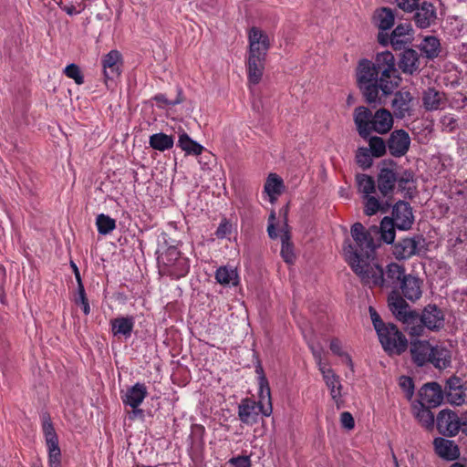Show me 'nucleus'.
<instances>
[{
    "mask_svg": "<svg viewBox=\"0 0 467 467\" xmlns=\"http://www.w3.org/2000/svg\"><path fill=\"white\" fill-rule=\"evenodd\" d=\"M394 55L385 50L374 60L362 58L356 69L357 86L364 101L376 108L385 104L386 98L400 86L402 78Z\"/></svg>",
    "mask_w": 467,
    "mask_h": 467,
    "instance_id": "f257e3e1",
    "label": "nucleus"
},
{
    "mask_svg": "<svg viewBox=\"0 0 467 467\" xmlns=\"http://www.w3.org/2000/svg\"><path fill=\"white\" fill-rule=\"evenodd\" d=\"M389 308L396 319L407 325L411 336H422L425 328L439 332L444 327V311L436 304H428L419 314L410 309V305L398 292H393L389 298Z\"/></svg>",
    "mask_w": 467,
    "mask_h": 467,
    "instance_id": "f03ea898",
    "label": "nucleus"
},
{
    "mask_svg": "<svg viewBox=\"0 0 467 467\" xmlns=\"http://www.w3.org/2000/svg\"><path fill=\"white\" fill-rule=\"evenodd\" d=\"M249 50L246 62L248 81L257 85L263 77L267 52L270 48L269 36L259 27L252 26L248 31Z\"/></svg>",
    "mask_w": 467,
    "mask_h": 467,
    "instance_id": "7ed1b4c3",
    "label": "nucleus"
},
{
    "mask_svg": "<svg viewBox=\"0 0 467 467\" xmlns=\"http://www.w3.org/2000/svg\"><path fill=\"white\" fill-rule=\"evenodd\" d=\"M343 253L345 261L350 266L351 270L357 275L365 286L369 288H385L384 268L379 264L371 265L368 260L360 258L353 247L349 238L343 243Z\"/></svg>",
    "mask_w": 467,
    "mask_h": 467,
    "instance_id": "20e7f679",
    "label": "nucleus"
},
{
    "mask_svg": "<svg viewBox=\"0 0 467 467\" xmlns=\"http://www.w3.org/2000/svg\"><path fill=\"white\" fill-rule=\"evenodd\" d=\"M412 207L406 201H398L392 207V216H385L379 225L381 239L386 244L395 241V229L408 231L414 223Z\"/></svg>",
    "mask_w": 467,
    "mask_h": 467,
    "instance_id": "39448f33",
    "label": "nucleus"
},
{
    "mask_svg": "<svg viewBox=\"0 0 467 467\" xmlns=\"http://www.w3.org/2000/svg\"><path fill=\"white\" fill-rule=\"evenodd\" d=\"M166 249L157 256L159 273L171 280H179L185 277L191 268L190 259L185 256L176 245L169 244L164 239Z\"/></svg>",
    "mask_w": 467,
    "mask_h": 467,
    "instance_id": "423d86ee",
    "label": "nucleus"
},
{
    "mask_svg": "<svg viewBox=\"0 0 467 467\" xmlns=\"http://www.w3.org/2000/svg\"><path fill=\"white\" fill-rule=\"evenodd\" d=\"M379 226L373 225L366 230L361 223H355L350 228V234L356 243L354 251L360 258L370 259L374 257L376 249L380 246L381 231Z\"/></svg>",
    "mask_w": 467,
    "mask_h": 467,
    "instance_id": "0eeeda50",
    "label": "nucleus"
},
{
    "mask_svg": "<svg viewBox=\"0 0 467 467\" xmlns=\"http://www.w3.org/2000/svg\"><path fill=\"white\" fill-rule=\"evenodd\" d=\"M382 348L389 356H400L408 348V339L393 323H388L386 331L378 333Z\"/></svg>",
    "mask_w": 467,
    "mask_h": 467,
    "instance_id": "6e6552de",
    "label": "nucleus"
},
{
    "mask_svg": "<svg viewBox=\"0 0 467 467\" xmlns=\"http://www.w3.org/2000/svg\"><path fill=\"white\" fill-rule=\"evenodd\" d=\"M414 30L410 23L398 25L390 34L379 32L377 40L382 47L390 45L395 51L401 50L411 44Z\"/></svg>",
    "mask_w": 467,
    "mask_h": 467,
    "instance_id": "1a4fd4ad",
    "label": "nucleus"
},
{
    "mask_svg": "<svg viewBox=\"0 0 467 467\" xmlns=\"http://www.w3.org/2000/svg\"><path fill=\"white\" fill-rule=\"evenodd\" d=\"M392 244V254L399 260H408L414 255H420L422 250L425 248L426 239L422 234H414L411 237H404L400 239L398 242H394Z\"/></svg>",
    "mask_w": 467,
    "mask_h": 467,
    "instance_id": "9d476101",
    "label": "nucleus"
},
{
    "mask_svg": "<svg viewBox=\"0 0 467 467\" xmlns=\"http://www.w3.org/2000/svg\"><path fill=\"white\" fill-rule=\"evenodd\" d=\"M104 83L108 88L116 86L123 71V57L117 49H112L101 57Z\"/></svg>",
    "mask_w": 467,
    "mask_h": 467,
    "instance_id": "9b49d317",
    "label": "nucleus"
},
{
    "mask_svg": "<svg viewBox=\"0 0 467 467\" xmlns=\"http://www.w3.org/2000/svg\"><path fill=\"white\" fill-rule=\"evenodd\" d=\"M398 163L392 159H384L379 162V171L377 176V187L383 197L394 194L397 183Z\"/></svg>",
    "mask_w": 467,
    "mask_h": 467,
    "instance_id": "f8f14e48",
    "label": "nucleus"
},
{
    "mask_svg": "<svg viewBox=\"0 0 467 467\" xmlns=\"http://www.w3.org/2000/svg\"><path fill=\"white\" fill-rule=\"evenodd\" d=\"M42 430L48 451V466L61 467V450L58 445V437L54 429L48 413L43 415Z\"/></svg>",
    "mask_w": 467,
    "mask_h": 467,
    "instance_id": "ddd939ff",
    "label": "nucleus"
},
{
    "mask_svg": "<svg viewBox=\"0 0 467 467\" xmlns=\"http://www.w3.org/2000/svg\"><path fill=\"white\" fill-rule=\"evenodd\" d=\"M436 426L440 434L445 437H453L462 428V422L456 412L447 409L439 412Z\"/></svg>",
    "mask_w": 467,
    "mask_h": 467,
    "instance_id": "4468645a",
    "label": "nucleus"
},
{
    "mask_svg": "<svg viewBox=\"0 0 467 467\" xmlns=\"http://www.w3.org/2000/svg\"><path fill=\"white\" fill-rule=\"evenodd\" d=\"M399 55L397 66L399 71L400 70L405 75L413 76L421 70L420 56L417 50L405 47L400 50Z\"/></svg>",
    "mask_w": 467,
    "mask_h": 467,
    "instance_id": "2eb2a0df",
    "label": "nucleus"
},
{
    "mask_svg": "<svg viewBox=\"0 0 467 467\" xmlns=\"http://www.w3.org/2000/svg\"><path fill=\"white\" fill-rule=\"evenodd\" d=\"M410 142V137L405 130H395L387 140L388 150L392 157L401 158L409 151Z\"/></svg>",
    "mask_w": 467,
    "mask_h": 467,
    "instance_id": "dca6fc26",
    "label": "nucleus"
},
{
    "mask_svg": "<svg viewBox=\"0 0 467 467\" xmlns=\"http://www.w3.org/2000/svg\"><path fill=\"white\" fill-rule=\"evenodd\" d=\"M412 19L415 26L420 29H426L434 25L437 20V9L432 2L422 0L420 1L415 10Z\"/></svg>",
    "mask_w": 467,
    "mask_h": 467,
    "instance_id": "f3484780",
    "label": "nucleus"
},
{
    "mask_svg": "<svg viewBox=\"0 0 467 467\" xmlns=\"http://www.w3.org/2000/svg\"><path fill=\"white\" fill-rule=\"evenodd\" d=\"M419 398L420 406L436 408L443 401L444 391L438 382H428L420 389Z\"/></svg>",
    "mask_w": 467,
    "mask_h": 467,
    "instance_id": "a211bd4d",
    "label": "nucleus"
},
{
    "mask_svg": "<svg viewBox=\"0 0 467 467\" xmlns=\"http://www.w3.org/2000/svg\"><path fill=\"white\" fill-rule=\"evenodd\" d=\"M423 280L419 276L408 274L399 285L401 297L406 301L416 302L422 296Z\"/></svg>",
    "mask_w": 467,
    "mask_h": 467,
    "instance_id": "6ab92c4d",
    "label": "nucleus"
},
{
    "mask_svg": "<svg viewBox=\"0 0 467 467\" xmlns=\"http://www.w3.org/2000/svg\"><path fill=\"white\" fill-rule=\"evenodd\" d=\"M265 404L259 405L252 399H243L238 405V417L246 425H254L258 421L259 415H263Z\"/></svg>",
    "mask_w": 467,
    "mask_h": 467,
    "instance_id": "aec40b11",
    "label": "nucleus"
},
{
    "mask_svg": "<svg viewBox=\"0 0 467 467\" xmlns=\"http://www.w3.org/2000/svg\"><path fill=\"white\" fill-rule=\"evenodd\" d=\"M467 381L462 383L461 378L456 375L451 376L445 384V392L448 401L451 404L460 406L464 403L467 394Z\"/></svg>",
    "mask_w": 467,
    "mask_h": 467,
    "instance_id": "412c9836",
    "label": "nucleus"
},
{
    "mask_svg": "<svg viewBox=\"0 0 467 467\" xmlns=\"http://www.w3.org/2000/svg\"><path fill=\"white\" fill-rule=\"evenodd\" d=\"M407 275L408 274H406V269L403 265L394 262L387 265L384 269L385 288L392 289L388 296V299L393 292H398L399 295H400L398 286Z\"/></svg>",
    "mask_w": 467,
    "mask_h": 467,
    "instance_id": "4be33fe9",
    "label": "nucleus"
},
{
    "mask_svg": "<svg viewBox=\"0 0 467 467\" xmlns=\"http://www.w3.org/2000/svg\"><path fill=\"white\" fill-rule=\"evenodd\" d=\"M432 351V345L428 340L417 339L410 342L411 360L418 367L431 363Z\"/></svg>",
    "mask_w": 467,
    "mask_h": 467,
    "instance_id": "5701e85b",
    "label": "nucleus"
},
{
    "mask_svg": "<svg viewBox=\"0 0 467 467\" xmlns=\"http://www.w3.org/2000/svg\"><path fill=\"white\" fill-rule=\"evenodd\" d=\"M373 113L372 111L364 106H359L354 110V122L357 127L358 135L367 140L371 134Z\"/></svg>",
    "mask_w": 467,
    "mask_h": 467,
    "instance_id": "b1692460",
    "label": "nucleus"
},
{
    "mask_svg": "<svg viewBox=\"0 0 467 467\" xmlns=\"http://www.w3.org/2000/svg\"><path fill=\"white\" fill-rule=\"evenodd\" d=\"M394 98L391 102L394 116L397 119H404L407 114L411 110L410 103L413 99L411 93L409 90L401 88L395 93H392Z\"/></svg>",
    "mask_w": 467,
    "mask_h": 467,
    "instance_id": "393cba45",
    "label": "nucleus"
},
{
    "mask_svg": "<svg viewBox=\"0 0 467 467\" xmlns=\"http://www.w3.org/2000/svg\"><path fill=\"white\" fill-rule=\"evenodd\" d=\"M109 325L113 337L128 339L133 332L135 318L133 316L118 317L111 319Z\"/></svg>",
    "mask_w": 467,
    "mask_h": 467,
    "instance_id": "a878e982",
    "label": "nucleus"
},
{
    "mask_svg": "<svg viewBox=\"0 0 467 467\" xmlns=\"http://www.w3.org/2000/svg\"><path fill=\"white\" fill-rule=\"evenodd\" d=\"M147 396L148 390L146 385L137 382L133 386L127 388L126 392L121 395V400L126 406L137 408L140 406Z\"/></svg>",
    "mask_w": 467,
    "mask_h": 467,
    "instance_id": "bb28decb",
    "label": "nucleus"
},
{
    "mask_svg": "<svg viewBox=\"0 0 467 467\" xmlns=\"http://www.w3.org/2000/svg\"><path fill=\"white\" fill-rule=\"evenodd\" d=\"M435 452L446 461H454L460 456V449L454 441L437 437L433 441Z\"/></svg>",
    "mask_w": 467,
    "mask_h": 467,
    "instance_id": "cd10ccee",
    "label": "nucleus"
},
{
    "mask_svg": "<svg viewBox=\"0 0 467 467\" xmlns=\"http://www.w3.org/2000/svg\"><path fill=\"white\" fill-rule=\"evenodd\" d=\"M395 13L390 7H379L372 16V24L379 29V32H388L395 24Z\"/></svg>",
    "mask_w": 467,
    "mask_h": 467,
    "instance_id": "c85d7f7f",
    "label": "nucleus"
},
{
    "mask_svg": "<svg viewBox=\"0 0 467 467\" xmlns=\"http://www.w3.org/2000/svg\"><path fill=\"white\" fill-rule=\"evenodd\" d=\"M393 126V118L389 109H379L373 115L371 132L375 131L379 134L389 132Z\"/></svg>",
    "mask_w": 467,
    "mask_h": 467,
    "instance_id": "c756f323",
    "label": "nucleus"
},
{
    "mask_svg": "<svg viewBox=\"0 0 467 467\" xmlns=\"http://www.w3.org/2000/svg\"><path fill=\"white\" fill-rule=\"evenodd\" d=\"M431 364L438 369H445L451 365V351L442 346H432Z\"/></svg>",
    "mask_w": 467,
    "mask_h": 467,
    "instance_id": "7c9ffc66",
    "label": "nucleus"
},
{
    "mask_svg": "<svg viewBox=\"0 0 467 467\" xmlns=\"http://www.w3.org/2000/svg\"><path fill=\"white\" fill-rule=\"evenodd\" d=\"M259 384V405L265 404V410L263 415L268 417L273 411L272 400H271V389L268 379L265 376H260L258 378Z\"/></svg>",
    "mask_w": 467,
    "mask_h": 467,
    "instance_id": "2f4dec72",
    "label": "nucleus"
},
{
    "mask_svg": "<svg viewBox=\"0 0 467 467\" xmlns=\"http://www.w3.org/2000/svg\"><path fill=\"white\" fill-rule=\"evenodd\" d=\"M418 48L421 51L426 58L433 60L440 55L441 43L438 37L434 36H427L418 46Z\"/></svg>",
    "mask_w": 467,
    "mask_h": 467,
    "instance_id": "473e14b6",
    "label": "nucleus"
},
{
    "mask_svg": "<svg viewBox=\"0 0 467 467\" xmlns=\"http://www.w3.org/2000/svg\"><path fill=\"white\" fill-rule=\"evenodd\" d=\"M217 283L223 285L236 286L239 284V277L236 269L228 266H220L215 272Z\"/></svg>",
    "mask_w": 467,
    "mask_h": 467,
    "instance_id": "72a5a7b5",
    "label": "nucleus"
},
{
    "mask_svg": "<svg viewBox=\"0 0 467 467\" xmlns=\"http://www.w3.org/2000/svg\"><path fill=\"white\" fill-rule=\"evenodd\" d=\"M178 147H180L183 151H185L186 155H194L198 156L202 153L204 150V147L193 140L186 132H182L179 136L178 140Z\"/></svg>",
    "mask_w": 467,
    "mask_h": 467,
    "instance_id": "f704fd0d",
    "label": "nucleus"
},
{
    "mask_svg": "<svg viewBox=\"0 0 467 467\" xmlns=\"http://www.w3.org/2000/svg\"><path fill=\"white\" fill-rule=\"evenodd\" d=\"M150 147L159 151H165L173 147L174 137L163 132L154 133L150 136Z\"/></svg>",
    "mask_w": 467,
    "mask_h": 467,
    "instance_id": "c9c22d12",
    "label": "nucleus"
},
{
    "mask_svg": "<svg viewBox=\"0 0 467 467\" xmlns=\"http://www.w3.org/2000/svg\"><path fill=\"white\" fill-rule=\"evenodd\" d=\"M264 188H265V192L270 197V201L273 202L275 199V195L281 194V192L283 191V188H284L283 180L278 175H276L275 173H271L267 177Z\"/></svg>",
    "mask_w": 467,
    "mask_h": 467,
    "instance_id": "e433bc0d",
    "label": "nucleus"
},
{
    "mask_svg": "<svg viewBox=\"0 0 467 467\" xmlns=\"http://www.w3.org/2000/svg\"><path fill=\"white\" fill-rule=\"evenodd\" d=\"M442 93L434 88H428L423 93V105L427 110H435L440 109Z\"/></svg>",
    "mask_w": 467,
    "mask_h": 467,
    "instance_id": "4c0bfd02",
    "label": "nucleus"
},
{
    "mask_svg": "<svg viewBox=\"0 0 467 467\" xmlns=\"http://www.w3.org/2000/svg\"><path fill=\"white\" fill-rule=\"evenodd\" d=\"M324 379L326 381L327 386L330 389L331 397L334 400L337 401V399L341 396L340 389L341 384L339 382V378L337 376L332 369H327V371L322 370Z\"/></svg>",
    "mask_w": 467,
    "mask_h": 467,
    "instance_id": "58836bf2",
    "label": "nucleus"
},
{
    "mask_svg": "<svg viewBox=\"0 0 467 467\" xmlns=\"http://www.w3.org/2000/svg\"><path fill=\"white\" fill-rule=\"evenodd\" d=\"M366 140L368 141L369 148L368 149L374 158H380L387 153V140L385 141L381 137L369 135Z\"/></svg>",
    "mask_w": 467,
    "mask_h": 467,
    "instance_id": "ea45409f",
    "label": "nucleus"
},
{
    "mask_svg": "<svg viewBox=\"0 0 467 467\" xmlns=\"http://www.w3.org/2000/svg\"><path fill=\"white\" fill-rule=\"evenodd\" d=\"M290 239L291 236L287 231L284 232V234L281 235L282 245L280 254L283 260L287 264H293L296 259V255L294 254V245Z\"/></svg>",
    "mask_w": 467,
    "mask_h": 467,
    "instance_id": "a19ab883",
    "label": "nucleus"
},
{
    "mask_svg": "<svg viewBox=\"0 0 467 467\" xmlns=\"http://www.w3.org/2000/svg\"><path fill=\"white\" fill-rule=\"evenodd\" d=\"M356 181L358 184V191L364 195H369L376 192V182L373 177L359 173L356 175Z\"/></svg>",
    "mask_w": 467,
    "mask_h": 467,
    "instance_id": "79ce46f5",
    "label": "nucleus"
},
{
    "mask_svg": "<svg viewBox=\"0 0 467 467\" xmlns=\"http://www.w3.org/2000/svg\"><path fill=\"white\" fill-rule=\"evenodd\" d=\"M96 225L99 234L107 235L116 228V221L107 214L100 213L96 218Z\"/></svg>",
    "mask_w": 467,
    "mask_h": 467,
    "instance_id": "37998d69",
    "label": "nucleus"
},
{
    "mask_svg": "<svg viewBox=\"0 0 467 467\" xmlns=\"http://www.w3.org/2000/svg\"><path fill=\"white\" fill-rule=\"evenodd\" d=\"M373 155L366 147H359L356 152V162L364 171L369 169L373 164Z\"/></svg>",
    "mask_w": 467,
    "mask_h": 467,
    "instance_id": "c03bdc74",
    "label": "nucleus"
},
{
    "mask_svg": "<svg viewBox=\"0 0 467 467\" xmlns=\"http://www.w3.org/2000/svg\"><path fill=\"white\" fill-rule=\"evenodd\" d=\"M430 409L427 406H420L415 414L416 419L427 429L432 428L435 421L434 415Z\"/></svg>",
    "mask_w": 467,
    "mask_h": 467,
    "instance_id": "a18cd8bd",
    "label": "nucleus"
},
{
    "mask_svg": "<svg viewBox=\"0 0 467 467\" xmlns=\"http://www.w3.org/2000/svg\"><path fill=\"white\" fill-rule=\"evenodd\" d=\"M74 302L76 305L80 306L83 313L88 316L90 314L89 302L87 297V294L82 282L78 284V291L74 296Z\"/></svg>",
    "mask_w": 467,
    "mask_h": 467,
    "instance_id": "49530a36",
    "label": "nucleus"
},
{
    "mask_svg": "<svg viewBox=\"0 0 467 467\" xmlns=\"http://www.w3.org/2000/svg\"><path fill=\"white\" fill-rule=\"evenodd\" d=\"M205 428L201 424H192L190 440L192 446L202 447L204 445Z\"/></svg>",
    "mask_w": 467,
    "mask_h": 467,
    "instance_id": "de8ad7c7",
    "label": "nucleus"
},
{
    "mask_svg": "<svg viewBox=\"0 0 467 467\" xmlns=\"http://www.w3.org/2000/svg\"><path fill=\"white\" fill-rule=\"evenodd\" d=\"M397 184L398 190L401 192H404V198L410 200L414 198L417 192V187L416 185H412V182L399 177V174L397 173Z\"/></svg>",
    "mask_w": 467,
    "mask_h": 467,
    "instance_id": "09e8293b",
    "label": "nucleus"
},
{
    "mask_svg": "<svg viewBox=\"0 0 467 467\" xmlns=\"http://www.w3.org/2000/svg\"><path fill=\"white\" fill-rule=\"evenodd\" d=\"M363 198L365 200L364 213L366 215L371 216L379 212L381 208V202L377 197L369 194L364 195Z\"/></svg>",
    "mask_w": 467,
    "mask_h": 467,
    "instance_id": "8fccbe9b",
    "label": "nucleus"
},
{
    "mask_svg": "<svg viewBox=\"0 0 467 467\" xmlns=\"http://www.w3.org/2000/svg\"><path fill=\"white\" fill-rule=\"evenodd\" d=\"M64 74L74 79L76 84L82 85L84 83V76L80 70V67L77 64H69L64 69Z\"/></svg>",
    "mask_w": 467,
    "mask_h": 467,
    "instance_id": "3c124183",
    "label": "nucleus"
},
{
    "mask_svg": "<svg viewBox=\"0 0 467 467\" xmlns=\"http://www.w3.org/2000/svg\"><path fill=\"white\" fill-rule=\"evenodd\" d=\"M153 99L159 104L160 107L162 106H175L181 104L183 101L182 91V88L178 89L177 98L174 100H170L166 98L164 94H156L153 97Z\"/></svg>",
    "mask_w": 467,
    "mask_h": 467,
    "instance_id": "603ef678",
    "label": "nucleus"
},
{
    "mask_svg": "<svg viewBox=\"0 0 467 467\" xmlns=\"http://www.w3.org/2000/svg\"><path fill=\"white\" fill-rule=\"evenodd\" d=\"M329 348L333 354H335L338 357L345 358L348 365H349L350 367H353V362H352L350 356L342 350L341 342L338 338H337V337L333 338L330 341Z\"/></svg>",
    "mask_w": 467,
    "mask_h": 467,
    "instance_id": "864d4df0",
    "label": "nucleus"
},
{
    "mask_svg": "<svg viewBox=\"0 0 467 467\" xmlns=\"http://www.w3.org/2000/svg\"><path fill=\"white\" fill-rule=\"evenodd\" d=\"M420 0H390L391 4H396L397 6L405 13H412Z\"/></svg>",
    "mask_w": 467,
    "mask_h": 467,
    "instance_id": "5fc2aeb1",
    "label": "nucleus"
},
{
    "mask_svg": "<svg viewBox=\"0 0 467 467\" xmlns=\"http://www.w3.org/2000/svg\"><path fill=\"white\" fill-rule=\"evenodd\" d=\"M400 387L406 392L408 399H410L414 393V381L409 376H401L400 379Z\"/></svg>",
    "mask_w": 467,
    "mask_h": 467,
    "instance_id": "6e6d98bb",
    "label": "nucleus"
},
{
    "mask_svg": "<svg viewBox=\"0 0 467 467\" xmlns=\"http://www.w3.org/2000/svg\"><path fill=\"white\" fill-rule=\"evenodd\" d=\"M231 233L232 223L228 219L223 218L215 231V235L219 239H223L227 237Z\"/></svg>",
    "mask_w": 467,
    "mask_h": 467,
    "instance_id": "4d7b16f0",
    "label": "nucleus"
},
{
    "mask_svg": "<svg viewBox=\"0 0 467 467\" xmlns=\"http://www.w3.org/2000/svg\"><path fill=\"white\" fill-rule=\"evenodd\" d=\"M369 314L377 334L380 331H386L387 324L383 322L374 307L369 306Z\"/></svg>",
    "mask_w": 467,
    "mask_h": 467,
    "instance_id": "13d9d810",
    "label": "nucleus"
},
{
    "mask_svg": "<svg viewBox=\"0 0 467 467\" xmlns=\"http://www.w3.org/2000/svg\"><path fill=\"white\" fill-rule=\"evenodd\" d=\"M340 422L342 427L348 431L353 430L355 427V420L348 411H344L340 414Z\"/></svg>",
    "mask_w": 467,
    "mask_h": 467,
    "instance_id": "bf43d9fd",
    "label": "nucleus"
},
{
    "mask_svg": "<svg viewBox=\"0 0 467 467\" xmlns=\"http://www.w3.org/2000/svg\"><path fill=\"white\" fill-rule=\"evenodd\" d=\"M233 467H251V460L247 455L233 457L228 462Z\"/></svg>",
    "mask_w": 467,
    "mask_h": 467,
    "instance_id": "052dcab7",
    "label": "nucleus"
},
{
    "mask_svg": "<svg viewBox=\"0 0 467 467\" xmlns=\"http://www.w3.org/2000/svg\"><path fill=\"white\" fill-rule=\"evenodd\" d=\"M58 5L62 11H64L68 16H75L80 14L84 9L85 5H83L79 10L76 8L74 5H62V3H58Z\"/></svg>",
    "mask_w": 467,
    "mask_h": 467,
    "instance_id": "680f3d73",
    "label": "nucleus"
},
{
    "mask_svg": "<svg viewBox=\"0 0 467 467\" xmlns=\"http://www.w3.org/2000/svg\"><path fill=\"white\" fill-rule=\"evenodd\" d=\"M399 177H401L403 179H406L410 182H412V185H416V179H415V173L410 169H405L402 171V172L399 175Z\"/></svg>",
    "mask_w": 467,
    "mask_h": 467,
    "instance_id": "e2e57ef3",
    "label": "nucleus"
},
{
    "mask_svg": "<svg viewBox=\"0 0 467 467\" xmlns=\"http://www.w3.org/2000/svg\"><path fill=\"white\" fill-rule=\"evenodd\" d=\"M386 201L384 202H381V208L379 210V212L383 213H386L389 212V210L393 207L394 204H392L393 202V195H391V197H386Z\"/></svg>",
    "mask_w": 467,
    "mask_h": 467,
    "instance_id": "0e129e2a",
    "label": "nucleus"
},
{
    "mask_svg": "<svg viewBox=\"0 0 467 467\" xmlns=\"http://www.w3.org/2000/svg\"><path fill=\"white\" fill-rule=\"evenodd\" d=\"M129 418L130 420H134L136 418H140V419L143 420L144 419V410L140 409L139 407L132 408V411L130 413Z\"/></svg>",
    "mask_w": 467,
    "mask_h": 467,
    "instance_id": "69168bd1",
    "label": "nucleus"
},
{
    "mask_svg": "<svg viewBox=\"0 0 467 467\" xmlns=\"http://www.w3.org/2000/svg\"><path fill=\"white\" fill-rule=\"evenodd\" d=\"M267 233L271 239L277 238L276 228H275V224L274 223H269V225L267 227Z\"/></svg>",
    "mask_w": 467,
    "mask_h": 467,
    "instance_id": "338daca9",
    "label": "nucleus"
},
{
    "mask_svg": "<svg viewBox=\"0 0 467 467\" xmlns=\"http://www.w3.org/2000/svg\"><path fill=\"white\" fill-rule=\"evenodd\" d=\"M70 265H71V267L73 269V272H74L77 283L79 284V282H82V279H81V275H80V272L78 270V267L77 266V265L73 261H70Z\"/></svg>",
    "mask_w": 467,
    "mask_h": 467,
    "instance_id": "774afa93",
    "label": "nucleus"
}]
</instances>
